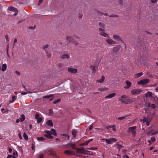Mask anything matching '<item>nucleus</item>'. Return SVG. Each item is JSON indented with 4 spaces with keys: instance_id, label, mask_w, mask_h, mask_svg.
Listing matches in <instances>:
<instances>
[{
    "instance_id": "nucleus-6",
    "label": "nucleus",
    "mask_w": 158,
    "mask_h": 158,
    "mask_svg": "<svg viewBox=\"0 0 158 158\" xmlns=\"http://www.w3.org/2000/svg\"><path fill=\"white\" fill-rule=\"evenodd\" d=\"M102 140H106V143L108 144H111L112 142H114L117 141V139L115 138H111L110 139H106L103 138L102 139Z\"/></svg>"
},
{
    "instance_id": "nucleus-1",
    "label": "nucleus",
    "mask_w": 158,
    "mask_h": 158,
    "mask_svg": "<svg viewBox=\"0 0 158 158\" xmlns=\"http://www.w3.org/2000/svg\"><path fill=\"white\" fill-rule=\"evenodd\" d=\"M118 101H120L126 104H128L129 103L132 102V99L130 98H127L126 96L125 95H122L121 96Z\"/></svg>"
},
{
    "instance_id": "nucleus-39",
    "label": "nucleus",
    "mask_w": 158,
    "mask_h": 158,
    "mask_svg": "<svg viewBox=\"0 0 158 158\" xmlns=\"http://www.w3.org/2000/svg\"><path fill=\"white\" fill-rule=\"evenodd\" d=\"M49 47V46L48 44H46L43 46L42 47V48L44 49L45 51V50H47L46 49L48 48Z\"/></svg>"
},
{
    "instance_id": "nucleus-24",
    "label": "nucleus",
    "mask_w": 158,
    "mask_h": 158,
    "mask_svg": "<svg viewBox=\"0 0 158 158\" xmlns=\"http://www.w3.org/2000/svg\"><path fill=\"white\" fill-rule=\"evenodd\" d=\"M77 132V131L76 129H74L72 130V133L74 137H76Z\"/></svg>"
},
{
    "instance_id": "nucleus-46",
    "label": "nucleus",
    "mask_w": 158,
    "mask_h": 158,
    "mask_svg": "<svg viewBox=\"0 0 158 158\" xmlns=\"http://www.w3.org/2000/svg\"><path fill=\"white\" fill-rule=\"evenodd\" d=\"M109 16L111 17H118V15H110Z\"/></svg>"
},
{
    "instance_id": "nucleus-4",
    "label": "nucleus",
    "mask_w": 158,
    "mask_h": 158,
    "mask_svg": "<svg viewBox=\"0 0 158 158\" xmlns=\"http://www.w3.org/2000/svg\"><path fill=\"white\" fill-rule=\"evenodd\" d=\"M150 81L149 79L146 78L142 79L137 82V84L139 85H146L148 84Z\"/></svg>"
},
{
    "instance_id": "nucleus-28",
    "label": "nucleus",
    "mask_w": 158,
    "mask_h": 158,
    "mask_svg": "<svg viewBox=\"0 0 158 158\" xmlns=\"http://www.w3.org/2000/svg\"><path fill=\"white\" fill-rule=\"evenodd\" d=\"M37 139L39 141H43L45 140L46 139L42 137H39L37 138Z\"/></svg>"
},
{
    "instance_id": "nucleus-16",
    "label": "nucleus",
    "mask_w": 158,
    "mask_h": 158,
    "mask_svg": "<svg viewBox=\"0 0 158 158\" xmlns=\"http://www.w3.org/2000/svg\"><path fill=\"white\" fill-rule=\"evenodd\" d=\"M61 135L63 136V138L64 140H69V136L65 134H63Z\"/></svg>"
},
{
    "instance_id": "nucleus-64",
    "label": "nucleus",
    "mask_w": 158,
    "mask_h": 158,
    "mask_svg": "<svg viewBox=\"0 0 158 158\" xmlns=\"http://www.w3.org/2000/svg\"><path fill=\"white\" fill-rule=\"evenodd\" d=\"M44 156L43 154H41L40 156H39V158H44Z\"/></svg>"
},
{
    "instance_id": "nucleus-38",
    "label": "nucleus",
    "mask_w": 158,
    "mask_h": 158,
    "mask_svg": "<svg viewBox=\"0 0 158 158\" xmlns=\"http://www.w3.org/2000/svg\"><path fill=\"white\" fill-rule=\"evenodd\" d=\"M49 155L52 156L53 157H56L57 156L55 152H51Z\"/></svg>"
},
{
    "instance_id": "nucleus-48",
    "label": "nucleus",
    "mask_w": 158,
    "mask_h": 158,
    "mask_svg": "<svg viewBox=\"0 0 158 158\" xmlns=\"http://www.w3.org/2000/svg\"><path fill=\"white\" fill-rule=\"evenodd\" d=\"M49 114L51 115L53 114V111L52 109H50L49 110Z\"/></svg>"
},
{
    "instance_id": "nucleus-19",
    "label": "nucleus",
    "mask_w": 158,
    "mask_h": 158,
    "mask_svg": "<svg viewBox=\"0 0 158 158\" xmlns=\"http://www.w3.org/2000/svg\"><path fill=\"white\" fill-rule=\"evenodd\" d=\"M8 9L10 11H13L14 12H15L18 10L17 9L13 6H10L8 7Z\"/></svg>"
},
{
    "instance_id": "nucleus-36",
    "label": "nucleus",
    "mask_w": 158,
    "mask_h": 158,
    "mask_svg": "<svg viewBox=\"0 0 158 158\" xmlns=\"http://www.w3.org/2000/svg\"><path fill=\"white\" fill-rule=\"evenodd\" d=\"M23 136L24 138L26 140H27L28 139V137L27 135L25 133H24L23 135Z\"/></svg>"
},
{
    "instance_id": "nucleus-60",
    "label": "nucleus",
    "mask_w": 158,
    "mask_h": 158,
    "mask_svg": "<svg viewBox=\"0 0 158 158\" xmlns=\"http://www.w3.org/2000/svg\"><path fill=\"white\" fill-rule=\"evenodd\" d=\"M112 127L113 128V131H116V129L115 128V126H112Z\"/></svg>"
},
{
    "instance_id": "nucleus-37",
    "label": "nucleus",
    "mask_w": 158,
    "mask_h": 158,
    "mask_svg": "<svg viewBox=\"0 0 158 158\" xmlns=\"http://www.w3.org/2000/svg\"><path fill=\"white\" fill-rule=\"evenodd\" d=\"M45 52L48 58H49L51 57V54L49 53L47 50H45Z\"/></svg>"
},
{
    "instance_id": "nucleus-26",
    "label": "nucleus",
    "mask_w": 158,
    "mask_h": 158,
    "mask_svg": "<svg viewBox=\"0 0 158 158\" xmlns=\"http://www.w3.org/2000/svg\"><path fill=\"white\" fill-rule=\"evenodd\" d=\"M7 67L6 64H3L2 65V70L3 72L5 71Z\"/></svg>"
},
{
    "instance_id": "nucleus-54",
    "label": "nucleus",
    "mask_w": 158,
    "mask_h": 158,
    "mask_svg": "<svg viewBox=\"0 0 158 158\" xmlns=\"http://www.w3.org/2000/svg\"><path fill=\"white\" fill-rule=\"evenodd\" d=\"M13 156L11 155H9L7 157V158H12V157Z\"/></svg>"
},
{
    "instance_id": "nucleus-52",
    "label": "nucleus",
    "mask_w": 158,
    "mask_h": 158,
    "mask_svg": "<svg viewBox=\"0 0 158 158\" xmlns=\"http://www.w3.org/2000/svg\"><path fill=\"white\" fill-rule=\"evenodd\" d=\"M63 65V64L61 63H59L58 64V67L60 68H61Z\"/></svg>"
},
{
    "instance_id": "nucleus-21",
    "label": "nucleus",
    "mask_w": 158,
    "mask_h": 158,
    "mask_svg": "<svg viewBox=\"0 0 158 158\" xmlns=\"http://www.w3.org/2000/svg\"><path fill=\"white\" fill-rule=\"evenodd\" d=\"M90 68L92 70L93 73L94 74L96 72L95 66L91 65L90 66Z\"/></svg>"
},
{
    "instance_id": "nucleus-61",
    "label": "nucleus",
    "mask_w": 158,
    "mask_h": 158,
    "mask_svg": "<svg viewBox=\"0 0 158 158\" xmlns=\"http://www.w3.org/2000/svg\"><path fill=\"white\" fill-rule=\"evenodd\" d=\"M118 2L120 4H121L123 3V1H122V0H119L118 1Z\"/></svg>"
},
{
    "instance_id": "nucleus-32",
    "label": "nucleus",
    "mask_w": 158,
    "mask_h": 158,
    "mask_svg": "<svg viewBox=\"0 0 158 158\" xmlns=\"http://www.w3.org/2000/svg\"><path fill=\"white\" fill-rule=\"evenodd\" d=\"M140 121L144 123L147 122L148 120V119L145 117H144L143 119H141Z\"/></svg>"
},
{
    "instance_id": "nucleus-29",
    "label": "nucleus",
    "mask_w": 158,
    "mask_h": 158,
    "mask_svg": "<svg viewBox=\"0 0 158 158\" xmlns=\"http://www.w3.org/2000/svg\"><path fill=\"white\" fill-rule=\"evenodd\" d=\"M53 96V94H49L43 96V98H49Z\"/></svg>"
},
{
    "instance_id": "nucleus-55",
    "label": "nucleus",
    "mask_w": 158,
    "mask_h": 158,
    "mask_svg": "<svg viewBox=\"0 0 158 158\" xmlns=\"http://www.w3.org/2000/svg\"><path fill=\"white\" fill-rule=\"evenodd\" d=\"M16 153L17 155V152L16 151H14L13 152V155L14 156H15L16 155Z\"/></svg>"
},
{
    "instance_id": "nucleus-10",
    "label": "nucleus",
    "mask_w": 158,
    "mask_h": 158,
    "mask_svg": "<svg viewBox=\"0 0 158 158\" xmlns=\"http://www.w3.org/2000/svg\"><path fill=\"white\" fill-rule=\"evenodd\" d=\"M69 72L72 73H77V69H73L71 67L69 68L68 69Z\"/></svg>"
},
{
    "instance_id": "nucleus-34",
    "label": "nucleus",
    "mask_w": 158,
    "mask_h": 158,
    "mask_svg": "<svg viewBox=\"0 0 158 158\" xmlns=\"http://www.w3.org/2000/svg\"><path fill=\"white\" fill-rule=\"evenodd\" d=\"M143 74V73H140L135 74V76L136 77H138L141 76Z\"/></svg>"
},
{
    "instance_id": "nucleus-59",
    "label": "nucleus",
    "mask_w": 158,
    "mask_h": 158,
    "mask_svg": "<svg viewBox=\"0 0 158 158\" xmlns=\"http://www.w3.org/2000/svg\"><path fill=\"white\" fill-rule=\"evenodd\" d=\"M5 38H6V41H8L9 40H8V36L7 35H6Z\"/></svg>"
},
{
    "instance_id": "nucleus-27",
    "label": "nucleus",
    "mask_w": 158,
    "mask_h": 158,
    "mask_svg": "<svg viewBox=\"0 0 158 158\" xmlns=\"http://www.w3.org/2000/svg\"><path fill=\"white\" fill-rule=\"evenodd\" d=\"M50 132L51 134H52L55 136L57 135V134L56 133V131L53 129H52Z\"/></svg>"
},
{
    "instance_id": "nucleus-5",
    "label": "nucleus",
    "mask_w": 158,
    "mask_h": 158,
    "mask_svg": "<svg viewBox=\"0 0 158 158\" xmlns=\"http://www.w3.org/2000/svg\"><path fill=\"white\" fill-rule=\"evenodd\" d=\"M143 90L139 89H135L131 90V94L132 95L138 94L141 93Z\"/></svg>"
},
{
    "instance_id": "nucleus-53",
    "label": "nucleus",
    "mask_w": 158,
    "mask_h": 158,
    "mask_svg": "<svg viewBox=\"0 0 158 158\" xmlns=\"http://www.w3.org/2000/svg\"><path fill=\"white\" fill-rule=\"evenodd\" d=\"M146 125L147 126H148L149 125V124H150V121H148V120L147 122H146Z\"/></svg>"
},
{
    "instance_id": "nucleus-12",
    "label": "nucleus",
    "mask_w": 158,
    "mask_h": 158,
    "mask_svg": "<svg viewBox=\"0 0 158 158\" xmlns=\"http://www.w3.org/2000/svg\"><path fill=\"white\" fill-rule=\"evenodd\" d=\"M70 57V56L68 54H63L61 56V58L64 59H68Z\"/></svg>"
},
{
    "instance_id": "nucleus-17",
    "label": "nucleus",
    "mask_w": 158,
    "mask_h": 158,
    "mask_svg": "<svg viewBox=\"0 0 158 158\" xmlns=\"http://www.w3.org/2000/svg\"><path fill=\"white\" fill-rule=\"evenodd\" d=\"M126 84L127 85V86L124 87V88L125 89H127L130 87L132 85L131 83L128 81H126Z\"/></svg>"
},
{
    "instance_id": "nucleus-14",
    "label": "nucleus",
    "mask_w": 158,
    "mask_h": 158,
    "mask_svg": "<svg viewBox=\"0 0 158 158\" xmlns=\"http://www.w3.org/2000/svg\"><path fill=\"white\" fill-rule=\"evenodd\" d=\"M64 153L67 155H73V152L72 151L66 150L64 152Z\"/></svg>"
},
{
    "instance_id": "nucleus-2",
    "label": "nucleus",
    "mask_w": 158,
    "mask_h": 158,
    "mask_svg": "<svg viewBox=\"0 0 158 158\" xmlns=\"http://www.w3.org/2000/svg\"><path fill=\"white\" fill-rule=\"evenodd\" d=\"M136 126H134L132 127H130L128 129V132L129 133L131 132L132 134V135L133 137L135 136L136 135Z\"/></svg>"
},
{
    "instance_id": "nucleus-25",
    "label": "nucleus",
    "mask_w": 158,
    "mask_h": 158,
    "mask_svg": "<svg viewBox=\"0 0 158 158\" xmlns=\"http://www.w3.org/2000/svg\"><path fill=\"white\" fill-rule=\"evenodd\" d=\"M105 79V77L104 76H102L101 78L98 80L97 81L98 82L102 83Z\"/></svg>"
},
{
    "instance_id": "nucleus-49",
    "label": "nucleus",
    "mask_w": 158,
    "mask_h": 158,
    "mask_svg": "<svg viewBox=\"0 0 158 158\" xmlns=\"http://www.w3.org/2000/svg\"><path fill=\"white\" fill-rule=\"evenodd\" d=\"M99 25L100 27H102V28L104 27V24L101 23H100L99 24Z\"/></svg>"
},
{
    "instance_id": "nucleus-20",
    "label": "nucleus",
    "mask_w": 158,
    "mask_h": 158,
    "mask_svg": "<svg viewBox=\"0 0 158 158\" xmlns=\"http://www.w3.org/2000/svg\"><path fill=\"white\" fill-rule=\"evenodd\" d=\"M46 124L50 127L53 126V124L51 120H48L46 122Z\"/></svg>"
},
{
    "instance_id": "nucleus-22",
    "label": "nucleus",
    "mask_w": 158,
    "mask_h": 158,
    "mask_svg": "<svg viewBox=\"0 0 158 158\" xmlns=\"http://www.w3.org/2000/svg\"><path fill=\"white\" fill-rule=\"evenodd\" d=\"M152 96V92L148 91L145 94V97H148L149 96L150 97H151Z\"/></svg>"
},
{
    "instance_id": "nucleus-9",
    "label": "nucleus",
    "mask_w": 158,
    "mask_h": 158,
    "mask_svg": "<svg viewBox=\"0 0 158 158\" xmlns=\"http://www.w3.org/2000/svg\"><path fill=\"white\" fill-rule=\"evenodd\" d=\"M66 39L68 41H69V42H73L75 45H77L78 44V43L76 41H73V38L71 36H67Z\"/></svg>"
},
{
    "instance_id": "nucleus-8",
    "label": "nucleus",
    "mask_w": 158,
    "mask_h": 158,
    "mask_svg": "<svg viewBox=\"0 0 158 158\" xmlns=\"http://www.w3.org/2000/svg\"><path fill=\"white\" fill-rule=\"evenodd\" d=\"M45 132L47 134L46 135H45V136L48 139H52L53 137L51 135V132L49 131H45Z\"/></svg>"
},
{
    "instance_id": "nucleus-35",
    "label": "nucleus",
    "mask_w": 158,
    "mask_h": 158,
    "mask_svg": "<svg viewBox=\"0 0 158 158\" xmlns=\"http://www.w3.org/2000/svg\"><path fill=\"white\" fill-rule=\"evenodd\" d=\"M127 116V115H125L124 116H123V117H118V118H117V119L118 120H123L124 118H125Z\"/></svg>"
},
{
    "instance_id": "nucleus-40",
    "label": "nucleus",
    "mask_w": 158,
    "mask_h": 158,
    "mask_svg": "<svg viewBox=\"0 0 158 158\" xmlns=\"http://www.w3.org/2000/svg\"><path fill=\"white\" fill-rule=\"evenodd\" d=\"M116 143L118 146L117 148L118 149L120 150L121 148H123V147L121 145L117 144V143Z\"/></svg>"
},
{
    "instance_id": "nucleus-13",
    "label": "nucleus",
    "mask_w": 158,
    "mask_h": 158,
    "mask_svg": "<svg viewBox=\"0 0 158 158\" xmlns=\"http://www.w3.org/2000/svg\"><path fill=\"white\" fill-rule=\"evenodd\" d=\"M116 95V94L115 93H113L111 94H109L108 95L106 96L105 97V99H108V98H111L114 97Z\"/></svg>"
},
{
    "instance_id": "nucleus-47",
    "label": "nucleus",
    "mask_w": 158,
    "mask_h": 158,
    "mask_svg": "<svg viewBox=\"0 0 158 158\" xmlns=\"http://www.w3.org/2000/svg\"><path fill=\"white\" fill-rule=\"evenodd\" d=\"M151 141L152 142H154L156 141V138L154 137H152L151 138Z\"/></svg>"
},
{
    "instance_id": "nucleus-15",
    "label": "nucleus",
    "mask_w": 158,
    "mask_h": 158,
    "mask_svg": "<svg viewBox=\"0 0 158 158\" xmlns=\"http://www.w3.org/2000/svg\"><path fill=\"white\" fill-rule=\"evenodd\" d=\"M158 133V131L154 130H151L149 132V134L151 135H156Z\"/></svg>"
},
{
    "instance_id": "nucleus-41",
    "label": "nucleus",
    "mask_w": 158,
    "mask_h": 158,
    "mask_svg": "<svg viewBox=\"0 0 158 158\" xmlns=\"http://www.w3.org/2000/svg\"><path fill=\"white\" fill-rule=\"evenodd\" d=\"M17 96H13L12 97V99L11 102H10V103L14 102L15 101L16 99Z\"/></svg>"
},
{
    "instance_id": "nucleus-63",
    "label": "nucleus",
    "mask_w": 158,
    "mask_h": 158,
    "mask_svg": "<svg viewBox=\"0 0 158 158\" xmlns=\"http://www.w3.org/2000/svg\"><path fill=\"white\" fill-rule=\"evenodd\" d=\"M15 14H14V16H16L17 15V14L18 13V10H17V11H15Z\"/></svg>"
},
{
    "instance_id": "nucleus-11",
    "label": "nucleus",
    "mask_w": 158,
    "mask_h": 158,
    "mask_svg": "<svg viewBox=\"0 0 158 158\" xmlns=\"http://www.w3.org/2000/svg\"><path fill=\"white\" fill-rule=\"evenodd\" d=\"M113 38L114 39L117 40L120 42H123V41L120 38V37L118 35H113Z\"/></svg>"
},
{
    "instance_id": "nucleus-58",
    "label": "nucleus",
    "mask_w": 158,
    "mask_h": 158,
    "mask_svg": "<svg viewBox=\"0 0 158 158\" xmlns=\"http://www.w3.org/2000/svg\"><path fill=\"white\" fill-rule=\"evenodd\" d=\"M17 42V40L16 38H15L14 39V46L15 45V44Z\"/></svg>"
},
{
    "instance_id": "nucleus-7",
    "label": "nucleus",
    "mask_w": 158,
    "mask_h": 158,
    "mask_svg": "<svg viewBox=\"0 0 158 158\" xmlns=\"http://www.w3.org/2000/svg\"><path fill=\"white\" fill-rule=\"evenodd\" d=\"M76 150L77 152L78 153H81L82 154H86V153H85V152H88V151L85 150L84 148L83 147L77 148Z\"/></svg>"
},
{
    "instance_id": "nucleus-44",
    "label": "nucleus",
    "mask_w": 158,
    "mask_h": 158,
    "mask_svg": "<svg viewBox=\"0 0 158 158\" xmlns=\"http://www.w3.org/2000/svg\"><path fill=\"white\" fill-rule=\"evenodd\" d=\"M40 117V114L39 113H36L35 115V118L36 119L39 118Z\"/></svg>"
},
{
    "instance_id": "nucleus-42",
    "label": "nucleus",
    "mask_w": 158,
    "mask_h": 158,
    "mask_svg": "<svg viewBox=\"0 0 158 158\" xmlns=\"http://www.w3.org/2000/svg\"><path fill=\"white\" fill-rule=\"evenodd\" d=\"M42 118L41 117H40L39 118H38L37 119V122L38 123H39L42 121Z\"/></svg>"
},
{
    "instance_id": "nucleus-43",
    "label": "nucleus",
    "mask_w": 158,
    "mask_h": 158,
    "mask_svg": "<svg viewBox=\"0 0 158 158\" xmlns=\"http://www.w3.org/2000/svg\"><path fill=\"white\" fill-rule=\"evenodd\" d=\"M60 101H61V99H60V98L58 99L55 101H54L53 102V103H54V104H56V103L59 102H60Z\"/></svg>"
},
{
    "instance_id": "nucleus-51",
    "label": "nucleus",
    "mask_w": 158,
    "mask_h": 158,
    "mask_svg": "<svg viewBox=\"0 0 158 158\" xmlns=\"http://www.w3.org/2000/svg\"><path fill=\"white\" fill-rule=\"evenodd\" d=\"M93 125L92 124L90 125L89 126V130H91L93 128Z\"/></svg>"
},
{
    "instance_id": "nucleus-30",
    "label": "nucleus",
    "mask_w": 158,
    "mask_h": 158,
    "mask_svg": "<svg viewBox=\"0 0 158 158\" xmlns=\"http://www.w3.org/2000/svg\"><path fill=\"white\" fill-rule=\"evenodd\" d=\"M70 145V146L73 149H75V146H76L75 143H74L73 144H71L70 143H68L66 145Z\"/></svg>"
},
{
    "instance_id": "nucleus-18",
    "label": "nucleus",
    "mask_w": 158,
    "mask_h": 158,
    "mask_svg": "<svg viewBox=\"0 0 158 158\" xmlns=\"http://www.w3.org/2000/svg\"><path fill=\"white\" fill-rule=\"evenodd\" d=\"M106 41L109 44H114L115 42L112 39L109 38L106 40Z\"/></svg>"
},
{
    "instance_id": "nucleus-56",
    "label": "nucleus",
    "mask_w": 158,
    "mask_h": 158,
    "mask_svg": "<svg viewBox=\"0 0 158 158\" xmlns=\"http://www.w3.org/2000/svg\"><path fill=\"white\" fill-rule=\"evenodd\" d=\"M43 0H39V3H38V4L39 5L40 4H41V3L43 2Z\"/></svg>"
},
{
    "instance_id": "nucleus-33",
    "label": "nucleus",
    "mask_w": 158,
    "mask_h": 158,
    "mask_svg": "<svg viewBox=\"0 0 158 158\" xmlns=\"http://www.w3.org/2000/svg\"><path fill=\"white\" fill-rule=\"evenodd\" d=\"M100 34L105 37H106L108 36L107 34L103 32H101L100 33Z\"/></svg>"
},
{
    "instance_id": "nucleus-57",
    "label": "nucleus",
    "mask_w": 158,
    "mask_h": 158,
    "mask_svg": "<svg viewBox=\"0 0 158 158\" xmlns=\"http://www.w3.org/2000/svg\"><path fill=\"white\" fill-rule=\"evenodd\" d=\"M157 1V0H151V2L152 3H155Z\"/></svg>"
},
{
    "instance_id": "nucleus-50",
    "label": "nucleus",
    "mask_w": 158,
    "mask_h": 158,
    "mask_svg": "<svg viewBox=\"0 0 158 158\" xmlns=\"http://www.w3.org/2000/svg\"><path fill=\"white\" fill-rule=\"evenodd\" d=\"M151 107L153 109H155L156 107V105L154 104H152L151 105Z\"/></svg>"
},
{
    "instance_id": "nucleus-3",
    "label": "nucleus",
    "mask_w": 158,
    "mask_h": 158,
    "mask_svg": "<svg viewBox=\"0 0 158 158\" xmlns=\"http://www.w3.org/2000/svg\"><path fill=\"white\" fill-rule=\"evenodd\" d=\"M120 48L119 45H117L116 47L113 48V49L111 51V54L112 56H115L117 54Z\"/></svg>"
},
{
    "instance_id": "nucleus-62",
    "label": "nucleus",
    "mask_w": 158,
    "mask_h": 158,
    "mask_svg": "<svg viewBox=\"0 0 158 158\" xmlns=\"http://www.w3.org/2000/svg\"><path fill=\"white\" fill-rule=\"evenodd\" d=\"M8 151L10 153H11L12 151V149L10 148H9Z\"/></svg>"
},
{
    "instance_id": "nucleus-31",
    "label": "nucleus",
    "mask_w": 158,
    "mask_h": 158,
    "mask_svg": "<svg viewBox=\"0 0 158 158\" xmlns=\"http://www.w3.org/2000/svg\"><path fill=\"white\" fill-rule=\"evenodd\" d=\"M21 122L23 121L25 119V117L23 114H22L21 116V117L19 118Z\"/></svg>"
},
{
    "instance_id": "nucleus-23",
    "label": "nucleus",
    "mask_w": 158,
    "mask_h": 158,
    "mask_svg": "<svg viewBox=\"0 0 158 158\" xmlns=\"http://www.w3.org/2000/svg\"><path fill=\"white\" fill-rule=\"evenodd\" d=\"M96 12H97V13L99 15H104L105 16L107 15V14L106 13H103L101 12L99 10H96Z\"/></svg>"
},
{
    "instance_id": "nucleus-45",
    "label": "nucleus",
    "mask_w": 158,
    "mask_h": 158,
    "mask_svg": "<svg viewBox=\"0 0 158 158\" xmlns=\"http://www.w3.org/2000/svg\"><path fill=\"white\" fill-rule=\"evenodd\" d=\"M88 142L86 141L84 143H82L81 145V146H85V145H87L88 144Z\"/></svg>"
}]
</instances>
